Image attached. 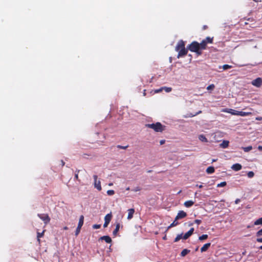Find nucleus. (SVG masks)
Wrapping results in <instances>:
<instances>
[{"label":"nucleus","mask_w":262,"mask_h":262,"mask_svg":"<svg viewBox=\"0 0 262 262\" xmlns=\"http://www.w3.org/2000/svg\"><path fill=\"white\" fill-rule=\"evenodd\" d=\"M259 248V249L262 250V246H260Z\"/></svg>","instance_id":"4d7b16f0"},{"label":"nucleus","mask_w":262,"mask_h":262,"mask_svg":"<svg viewBox=\"0 0 262 262\" xmlns=\"http://www.w3.org/2000/svg\"><path fill=\"white\" fill-rule=\"evenodd\" d=\"M175 50L176 51L178 52L177 57L179 58L180 57L186 55L188 53V50L189 49L188 48L187 49L185 48V42L183 40H180L178 41Z\"/></svg>","instance_id":"f03ea898"},{"label":"nucleus","mask_w":262,"mask_h":262,"mask_svg":"<svg viewBox=\"0 0 262 262\" xmlns=\"http://www.w3.org/2000/svg\"><path fill=\"white\" fill-rule=\"evenodd\" d=\"M126 190H129V187H127L126 189Z\"/></svg>","instance_id":"13d9d810"},{"label":"nucleus","mask_w":262,"mask_h":262,"mask_svg":"<svg viewBox=\"0 0 262 262\" xmlns=\"http://www.w3.org/2000/svg\"><path fill=\"white\" fill-rule=\"evenodd\" d=\"M229 142L227 140H224L222 143L220 144V146L223 148H225L228 147Z\"/></svg>","instance_id":"2eb2a0df"},{"label":"nucleus","mask_w":262,"mask_h":262,"mask_svg":"<svg viewBox=\"0 0 262 262\" xmlns=\"http://www.w3.org/2000/svg\"><path fill=\"white\" fill-rule=\"evenodd\" d=\"M227 183L226 182H222L220 183V184H218L217 185V187H224L226 185Z\"/></svg>","instance_id":"7c9ffc66"},{"label":"nucleus","mask_w":262,"mask_h":262,"mask_svg":"<svg viewBox=\"0 0 262 262\" xmlns=\"http://www.w3.org/2000/svg\"><path fill=\"white\" fill-rule=\"evenodd\" d=\"M216 161H217V159H213V160H212V162H216Z\"/></svg>","instance_id":"603ef678"},{"label":"nucleus","mask_w":262,"mask_h":262,"mask_svg":"<svg viewBox=\"0 0 262 262\" xmlns=\"http://www.w3.org/2000/svg\"><path fill=\"white\" fill-rule=\"evenodd\" d=\"M247 176L249 178H252L254 177V173L252 171H249L248 173H247Z\"/></svg>","instance_id":"c756f323"},{"label":"nucleus","mask_w":262,"mask_h":262,"mask_svg":"<svg viewBox=\"0 0 262 262\" xmlns=\"http://www.w3.org/2000/svg\"><path fill=\"white\" fill-rule=\"evenodd\" d=\"M151 172V170H148V172Z\"/></svg>","instance_id":"680f3d73"},{"label":"nucleus","mask_w":262,"mask_h":262,"mask_svg":"<svg viewBox=\"0 0 262 262\" xmlns=\"http://www.w3.org/2000/svg\"><path fill=\"white\" fill-rule=\"evenodd\" d=\"M194 201L189 200V201H186L184 204L186 207L189 208V207H191L194 204Z\"/></svg>","instance_id":"f3484780"},{"label":"nucleus","mask_w":262,"mask_h":262,"mask_svg":"<svg viewBox=\"0 0 262 262\" xmlns=\"http://www.w3.org/2000/svg\"><path fill=\"white\" fill-rule=\"evenodd\" d=\"M207 238H208L207 234H203L202 235L199 236V239L200 241H203V240L207 239Z\"/></svg>","instance_id":"bb28decb"},{"label":"nucleus","mask_w":262,"mask_h":262,"mask_svg":"<svg viewBox=\"0 0 262 262\" xmlns=\"http://www.w3.org/2000/svg\"><path fill=\"white\" fill-rule=\"evenodd\" d=\"M120 228V224L119 223H117L116 225V228L113 232V234L114 236L117 235V233L119 231Z\"/></svg>","instance_id":"dca6fc26"},{"label":"nucleus","mask_w":262,"mask_h":262,"mask_svg":"<svg viewBox=\"0 0 262 262\" xmlns=\"http://www.w3.org/2000/svg\"><path fill=\"white\" fill-rule=\"evenodd\" d=\"M141 188L140 187H136L134 189H133V191L135 192L139 191L141 190Z\"/></svg>","instance_id":"ea45409f"},{"label":"nucleus","mask_w":262,"mask_h":262,"mask_svg":"<svg viewBox=\"0 0 262 262\" xmlns=\"http://www.w3.org/2000/svg\"><path fill=\"white\" fill-rule=\"evenodd\" d=\"M215 88V86L213 84H211L209 85H208L207 87V90L208 91H210V90H213Z\"/></svg>","instance_id":"c85d7f7f"},{"label":"nucleus","mask_w":262,"mask_h":262,"mask_svg":"<svg viewBox=\"0 0 262 262\" xmlns=\"http://www.w3.org/2000/svg\"><path fill=\"white\" fill-rule=\"evenodd\" d=\"M163 90H164L167 93H169L172 91V88L170 87H162Z\"/></svg>","instance_id":"cd10ccee"},{"label":"nucleus","mask_w":262,"mask_h":262,"mask_svg":"<svg viewBox=\"0 0 262 262\" xmlns=\"http://www.w3.org/2000/svg\"><path fill=\"white\" fill-rule=\"evenodd\" d=\"M196 186L200 188H202L203 187V185H198V184H197V185H196Z\"/></svg>","instance_id":"8fccbe9b"},{"label":"nucleus","mask_w":262,"mask_h":262,"mask_svg":"<svg viewBox=\"0 0 262 262\" xmlns=\"http://www.w3.org/2000/svg\"><path fill=\"white\" fill-rule=\"evenodd\" d=\"M231 168L235 171H239L241 169H242V166L241 164H239V163H236V164H233L232 167H231Z\"/></svg>","instance_id":"9b49d317"},{"label":"nucleus","mask_w":262,"mask_h":262,"mask_svg":"<svg viewBox=\"0 0 262 262\" xmlns=\"http://www.w3.org/2000/svg\"><path fill=\"white\" fill-rule=\"evenodd\" d=\"M194 232V228H191L190 229L186 232L184 236H183V239H187Z\"/></svg>","instance_id":"1a4fd4ad"},{"label":"nucleus","mask_w":262,"mask_h":262,"mask_svg":"<svg viewBox=\"0 0 262 262\" xmlns=\"http://www.w3.org/2000/svg\"><path fill=\"white\" fill-rule=\"evenodd\" d=\"M183 234H180L177 235L175 239H174V242H178L179 241H180L181 239H183Z\"/></svg>","instance_id":"393cba45"},{"label":"nucleus","mask_w":262,"mask_h":262,"mask_svg":"<svg viewBox=\"0 0 262 262\" xmlns=\"http://www.w3.org/2000/svg\"><path fill=\"white\" fill-rule=\"evenodd\" d=\"M117 147L118 148H119V149H126L128 147V145H126V146H121V145H117Z\"/></svg>","instance_id":"f704fd0d"},{"label":"nucleus","mask_w":262,"mask_h":262,"mask_svg":"<svg viewBox=\"0 0 262 262\" xmlns=\"http://www.w3.org/2000/svg\"><path fill=\"white\" fill-rule=\"evenodd\" d=\"M224 112L230 113L233 115H237L240 116H247L252 114L251 112H245L243 111H237L231 108L226 109Z\"/></svg>","instance_id":"20e7f679"},{"label":"nucleus","mask_w":262,"mask_h":262,"mask_svg":"<svg viewBox=\"0 0 262 262\" xmlns=\"http://www.w3.org/2000/svg\"><path fill=\"white\" fill-rule=\"evenodd\" d=\"M194 223L198 225H200L202 223V221L201 220L196 219L194 221Z\"/></svg>","instance_id":"a19ab883"},{"label":"nucleus","mask_w":262,"mask_h":262,"mask_svg":"<svg viewBox=\"0 0 262 262\" xmlns=\"http://www.w3.org/2000/svg\"><path fill=\"white\" fill-rule=\"evenodd\" d=\"M112 217V213H110L107 214L104 217V222H106L107 223H110L111 221Z\"/></svg>","instance_id":"4468645a"},{"label":"nucleus","mask_w":262,"mask_h":262,"mask_svg":"<svg viewBox=\"0 0 262 262\" xmlns=\"http://www.w3.org/2000/svg\"><path fill=\"white\" fill-rule=\"evenodd\" d=\"M83 222H84V216L83 215H81L80 216V218L79 220L78 226L82 227V226L83 224Z\"/></svg>","instance_id":"4be33fe9"},{"label":"nucleus","mask_w":262,"mask_h":262,"mask_svg":"<svg viewBox=\"0 0 262 262\" xmlns=\"http://www.w3.org/2000/svg\"><path fill=\"white\" fill-rule=\"evenodd\" d=\"M240 201H241L240 199H236V200L235 201V203L236 204H238V203H239V202Z\"/></svg>","instance_id":"a18cd8bd"},{"label":"nucleus","mask_w":262,"mask_h":262,"mask_svg":"<svg viewBox=\"0 0 262 262\" xmlns=\"http://www.w3.org/2000/svg\"><path fill=\"white\" fill-rule=\"evenodd\" d=\"M145 126L154 129L156 132H162L165 128V126L163 125L160 122L146 124Z\"/></svg>","instance_id":"7ed1b4c3"},{"label":"nucleus","mask_w":262,"mask_h":262,"mask_svg":"<svg viewBox=\"0 0 262 262\" xmlns=\"http://www.w3.org/2000/svg\"><path fill=\"white\" fill-rule=\"evenodd\" d=\"M254 224V225H262V217L256 220Z\"/></svg>","instance_id":"a878e982"},{"label":"nucleus","mask_w":262,"mask_h":262,"mask_svg":"<svg viewBox=\"0 0 262 262\" xmlns=\"http://www.w3.org/2000/svg\"><path fill=\"white\" fill-rule=\"evenodd\" d=\"M211 244L210 243H206L203 245V246L201 248V252H204L206 251L208 248L210 247Z\"/></svg>","instance_id":"ddd939ff"},{"label":"nucleus","mask_w":262,"mask_h":262,"mask_svg":"<svg viewBox=\"0 0 262 262\" xmlns=\"http://www.w3.org/2000/svg\"><path fill=\"white\" fill-rule=\"evenodd\" d=\"M256 236H262V229H261L260 230H258L256 232Z\"/></svg>","instance_id":"58836bf2"},{"label":"nucleus","mask_w":262,"mask_h":262,"mask_svg":"<svg viewBox=\"0 0 262 262\" xmlns=\"http://www.w3.org/2000/svg\"><path fill=\"white\" fill-rule=\"evenodd\" d=\"M79 170H76V173L75 174V179L78 181H79L78 178V173L79 172Z\"/></svg>","instance_id":"4c0bfd02"},{"label":"nucleus","mask_w":262,"mask_h":262,"mask_svg":"<svg viewBox=\"0 0 262 262\" xmlns=\"http://www.w3.org/2000/svg\"><path fill=\"white\" fill-rule=\"evenodd\" d=\"M198 250V247L195 248V251H197Z\"/></svg>","instance_id":"052dcab7"},{"label":"nucleus","mask_w":262,"mask_h":262,"mask_svg":"<svg viewBox=\"0 0 262 262\" xmlns=\"http://www.w3.org/2000/svg\"><path fill=\"white\" fill-rule=\"evenodd\" d=\"M81 227L77 226V227L76 228V231H75V235H77L79 233V232L80 231V230H81Z\"/></svg>","instance_id":"72a5a7b5"},{"label":"nucleus","mask_w":262,"mask_h":262,"mask_svg":"<svg viewBox=\"0 0 262 262\" xmlns=\"http://www.w3.org/2000/svg\"><path fill=\"white\" fill-rule=\"evenodd\" d=\"M164 239H166V236L163 237Z\"/></svg>","instance_id":"338daca9"},{"label":"nucleus","mask_w":262,"mask_h":262,"mask_svg":"<svg viewBox=\"0 0 262 262\" xmlns=\"http://www.w3.org/2000/svg\"><path fill=\"white\" fill-rule=\"evenodd\" d=\"M252 146H248L244 148V150L246 152H248L252 149Z\"/></svg>","instance_id":"c9c22d12"},{"label":"nucleus","mask_w":262,"mask_h":262,"mask_svg":"<svg viewBox=\"0 0 262 262\" xmlns=\"http://www.w3.org/2000/svg\"><path fill=\"white\" fill-rule=\"evenodd\" d=\"M107 194L108 195H113L115 194V191L113 190H108L107 191Z\"/></svg>","instance_id":"473e14b6"},{"label":"nucleus","mask_w":262,"mask_h":262,"mask_svg":"<svg viewBox=\"0 0 262 262\" xmlns=\"http://www.w3.org/2000/svg\"><path fill=\"white\" fill-rule=\"evenodd\" d=\"M255 119L256 120L261 121L262 120V117H257Z\"/></svg>","instance_id":"c03bdc74"},{"label":"nucleus","mask_w":262,"mask_h":262,"mask_svg":"<svg viewBox=\"0 0 262 262\" xmlns=\"http://www.w3.org/2000/svg\"><path fill=\"white\" fill-rule=\"evenodd\" d=\"M99 241H105V242L107 243H111L112 242V238L107 235L103 236L99 238Z\"/></svg>","instance_id":"9d476101"},{"label":"nucleus","mask_w":262,"mask_h":262,"mask_svg":"<svg viewBox=\"0 0 262 262\" xmlns=\"http://www.w3.org/2000/svg\"><path fill=\"white\" fill-rule=\"evenodd\" d=\"M250 226H247V228H250Z\"/></svg>","instance_id":"69168bd1"},{"label":"nucleus","mask_w":262,"mask_h":262,"mask_svg":"<svg viewBox=\"0 0 262 262\" xmlns=\"http://www.w3.org/2000/svg\"><path fill=\"white\" fill-rule=\"evenodd\" d=\"M62 166H63L65 164L63 160L61 161Z\"/></svg>","instance_id":"3c124183"},{"label":"nucleus","mask_w":262,"mask_h":262,"mask_svg":"<svg viewBox=\"0 0 262 262\" xmlns=\"http://www.w3.org/2000/svg\"><path fill=\"white\" fill-rule=\"evenodd\" d=\"M178 220H174V221L167 227L166 231H167L170 228L174 227L179 224V223L177 222Z\"/></svg>","instance_id":"6ab92c4d"},{"label":"nucleus","mask_w":262,"mask_h":262,"mask_svg":"<svg viewBox=\"0 0 262 262\" xmlns=\"http://www.w3.org/2000/svg\"><path fill=\"white\" fill-rule=\"evenodd\" d=\"M208 28V26L207 25H204L202 27V29L205 30Z\"/></svg>","instance_id":"de8ad7c7"},{"label":"nucleus","mask_w":262,"mask_h":262,"mask_svg":"<svg viewBox=\"0 0 262 262\" xmlns=\"http://www.w3.org/2000/svg\"><path fill=\"white\" fill-rule=\"evenodd\" d=\"M187 216V214L183 210L180 211L177 215L176 217V220H179Z\"/></svg>","instance_id":"6e6552de"},{"label":"nucleus","mask_w":262,"mask_h":262,"mask_svg":"<svg viewBox=\"0 0 262 262\" xmlns=\"http://www.w3.org/2000/svg\"><path fill=\"white\" fill-rule=\"evenodd\" d=\"M165 141L164 140H162L160 141V143L161 145L165 143Z\"/></svg>","instance_id":"09e8293b"},{"label":"nucleus","mask_w":262,"mask_h":262,"mask_svg":"<svg viewBox=\"0 0 262 262\" xmlns=\"http://www.w3.org/2000/svg\"><path fill=\"white\" fill-rule=\"evenodd\" d=\"M204 40L206 41L207 43H212L213 42V37H207Z\"/></svg>","instance_id":"b1692460"},{"label":"nucleus","mask_w":262,"mask_h":262,"mask_svg":"<svg viewBox=\"0 0 262 262\" xmlns=\"http://www.w3.org/2000/svg\"><path fill=\"white\" fill-rule=\"evenodd\" d=\"M85 155L91 156L90 155H88V154H83V156H85ZM83 157H84V156H83Z\"/></svg>","instance_id":"6e6d98bb"},{"label":"nucleus","mask_w":262,"mask_h":262,"mask_svg":"<svg viewBox=\"0 0 262 262\" xmlns=\"http://www.w3.org/2000/svg\"><path fill=\"white\" fill-rule=\"evenodd\" d=\"M251 83L253 85L259 88L262 84V79L260 77L257 78L253 80Z\"/></svg>","instance_id":"0eeeda50"},{"label":"nucleus","mask_w":262,"mask_h":262,"mask_svg":"<svg viewBox=\"0 0 262 262\" xmlns=\"http://www.w3.org/2000/svg\"><path fill=\"white\" fill-rule=\"evenodd\" d=\"M127 219L130 220L133 218L134 213H135V209L134 208L129 209L128 210Z\"/></svg>","instance_id":"f8f14e48"},{"label":"nucleus","mask_w":262,"mask_h":262,"mask_svg":"<svg viewBox=\"0 0 262 262\" xmlns=\"http://www.w3.org/2000/svg\"><path fill=\"white\" fill-rule=\"evenodd\" d=\"M45 230H43V231L41 233L37 232V242H38V244H40V238L42 237L44 235Z\"/></svg>","instance_id":"a211bd4d"},{"label":"nucleus","mask_w":262,"mask_h":262,"mask_svg":"<svg viewBox=\"0 0 262 262\" xmlns=\"http://www.w3.org/2000/svg\"><path fill=\"white\" fill-rule=\"evenodd\" d=\"M143 95L144 96L146 95L145 90L144 91Z\"/></svg>","instance_id":"5fc2aeb1"},{"label":"nucleus","mask_w":262,"mask_h":262,"mask_svg":"<svg viewBox=\"0 0 262 262\" xmlns=\"http://www.w3.org/2000/svg\"><path fill=\"white\" fill-rule=\"evenodd\" d=\"M162 90H163V88H160V89H159L156 90H155V93H160V92H161Z\"/></svg>","instance_id":"79ce46f5"},{"label":"nucleus","mask_w":262,"mask_h":262,"mask_svg":"<svg viewBox=\"0 0 262 262\" xmlns=\"http://www.w3.org/2000/svg\"><path fill=\"white\" fill-rule=\"evenodd\" d=\"M259 148L261 149V148H262V147L259 146Z\"/></svg>","instance_id":"e2e57ef3"},{"label":"nucleus","mask_w":262,"mask_h":262,"mask_svg":"<svg viewBox=\"0 0 262 262\" xmlns=\"http://www.w3.org/2000/svg\"><path fill=\"white\" fill-rule=\"evenodd\" d=\"M37 216L43 221L45 224H48L50 221V217L48 214H38Z\"/></svg>","instance_id":"39448f33"},{"label":"nucleus","mask_w":262,"mask_h":262,"mask_svg":"<svg viewBox=\"0 0 262 262\" xmlns=\"http://www.w3.org/2000/svg\"><path fill=\"white\" fill-rule=\"evenodd\" d=\"M93 178L94 179V187L99 191H100L102 189L100 181L99 180L97 181L98 177L97 175H94Z\"/></svg>","instance_id":"423d86ee"},{"label":"nucleus","mask_w":262,"mask_h":262,"mask_svg":"<svg viewBox=\"0 0 262 262\" xmlns=\"http://www.w3.org/2000/svg\"><path fill=\"white\" fill-rule=\"evenodd\" d=\"M207 43L204 40L201 43L193 41L188 46V49L191 52H195L198 56H200L202 54V50L207 49Z\"/></svg>","instance_id":"f257e3e1"},{"label":"nucleus","mask_w":262,"mask_h":262,"mask_svg":"<svg viewBox=\"0 0 262 262\" xmlns=\"http://www.w3.org/2000/svg\"><path fill=\"white\" fill-rule=\"evenodd\" d=\"M112 185H113V183H110L109 184V186H112Z\"/></svg>","instance_id":"bf43d9fd"},{"label":"nucleus","mask_w":262,"mask_h":262,"mask_svg":"<svg viewBox=\"0 0 262 262\" xmlns=\"http://www.w3.org/2000/svg\"><path fill=\"white\" fill-rule=\"evenodd\" d=\"M190 252V251L189 250L184 249L182 251L181 253V256L184 257L188 254Z\"/></svg>","instance_id":"5701e85b"},{"label":"nucleus","mask_w":262,"mask_h":262,"mask_svg":"<svg viewBox=\"0 0 262 262\" xmlns=\"http://www.w3.org/2000/svg\"><path fill=\"white\" fill-rule=\"evenodd\" d=\"M108 224H109V223H107L106 222H104V223L103 224V227L104 228L107 227Z\"/></svg>","instance_id":"49530a36"},{"label":"nucleus","mask_w":262,"mask_h":262,"mask_svg":"<svg viewBox=\"0 0 262 262\" xmlns=\"http://www.w3.org/2000/svg\"><path fill=\"white\" fill-rule=\"evenodd\" d=\"M214 168L213 166H209L206 169V172L208 174L213 173L214 172Z\"/></svg>","instance_id":"412c9836"},{"label":"nucleus","mask_w":262,"mask_h":262,"mask_svg":"<svg viewBox=\"0 0 262 262\" xmlns=\"http://www.w3.org/2000/svg\"><path fill=\"white\" fill-rule=\"evenodd\" d=\"M201 113V111H200V112H199V113H198L197 114H199V113Z\"/></svg>","instance_id":"0e129e2a"},{"label":"nucleus","mask_w":262,"mask_h":262,"mask_svg":"<svg viewBox=\"0 0 262 262\" xmlns=\"http://www.w3.org/2000/svg\"><path fill=\"white\" fill-rule=\"evenodd\" d=\"M199 139L200 141L204 142H208V139L206 138V137L204 135H200L199 136Z\"/></svg>","instance_id":"aec40b11"},{"label":"nucleus","mask_w":262,"mask_h":262,"mask_svg":"<svg viewBox=\"0 0 262 262\" xmlns=\"http://www.w3.org/2000/svg\"><path fill=\"white\" fill-rule=\"evenodd\" d=\"M232 67L231 66H230V65H228V64H224L223 66V69L224 70H227V69H231Z\"/></svg>","instance_id":"2f4dec72"},{"label":"nucleus","mask_w":262,"mask_h":262,"mask_svg":"<svg viewBox=\"0 0 262 262\" xmlns=\"http://www.w3.org/2000/svg\"><path fill=\"white\" fill-rule=\"evenodd\" d=\"M101 227V225L99 224H94L93 225V228L96 229H99Z\"/></svg>","instance_id":"e433bc0d"},{"label":"nucleus","mask_w":262,"mask_h":262,"mask_svg":"<svg viewBox=\"0 0 262 262\" xmlns=\"http://www.w3.org/2000/svg\"><path fill=\"white\" fill-rule=\"evenodd\" d=\"M63 229H64V230H67V229H68V228L67 226H66V227H64L63 228Z\"/></svg>","instance_id":"864d4df0"},{"label":"nucleus","mask_w":262,"mask_h":262,"mask_svg":"<svg viewBox=\"0 0 262 262\" xmlns=\"http://www.w3.org/2000/svg\"><path fill=\"white\" fill-rule=\"evenodd\" d=\"M256 241L258 242V243H262V237H260V238H257L256 239Z\"/></svg>","instance_id":"37998d69"}]
</instances>
